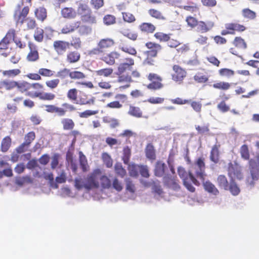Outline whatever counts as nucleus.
I'll list each match as a JSON object with an SVG mask.
<instances>
[{
    "label": "nucleus",
    "mask_w": 259,
    "mask_h": 259,
    "mask_svg": "<svg viewBox=\"0 0 259 259\" xmlns=\"http://www.w3.org/2000/svg\"><path fill=\"white\" fill-rule=\"evenodd\" d=\"M11 143V139L9 137L5 138L1 144V149L3 152H6L9 149Z\"/></svg>",
    "instance_id": "nucleus-31"
},
{
    "label": "nucleus",
    "mask_w": 259,
    "mask_h": 259,
    "mask_svg": "<svg viewBox=\"0 0 259 259\" xmlns=\"http://www.w3.org/2000/svg\"><path fill=\"white\" fill-rule=\"evenodd\" d=\"M249 169L251 177L247 178V183L253 185L254 181H257L259 178V155L249 161Z\"/></svg>",
    "instance_id": "nucleus-3"
},
{
    "label": "nucleus",
    "mask_w": 259,
    "mask_h": 259,
    "mask_svg": "<svg viewBox=\"0 0 259 259\" xmlns=\"http://www.w3.org/2000/svg\"><path fill=\"white\" fill-rule=\"evenodd\" d=\"M77 12L79 14L81 15L82 21L91 23L96 22V18L91 15V11L87 5L79 3Z\"/></svg>",
    "instance_id": "nucleus-5"
},
{
    "label": "nucleus",
    "mask_w": 259,
    "mask_h": 259,
    "mask_svg": "<svg viewBox=\"0 0 259 259\" xmlns=\"http://www.w3.org/2000/svg\"><path fill=\"white\" fill-rule=\"evenodd\" d=\"M114 170L115 173L123 178L126 175V170L123 168L122 165L120 163H117L114 166Z\"/></svg>",
    "instance_id": "nucleus-34"
},
{
    "label": "nucleus",
    "mask_w": 259,
    "mask_h": 259,
    "mask_svg": "<svg viewBox=\"0 0 259 259\" xmlns=\"http://www.w3.org/2000/svg\"><path fill=\"white\" fill-rule=\"evenodd\" d=\"M140 28L141 31L148 33H152L155 29V27L149 23H143L140 26Z\"/></svg>",
    "instance_id": "nucleus-27"
},
{
    "label": "nucleus",
    "mask_w": 259,
    "mask_h": 259,
    "mask_svg": "<svg viewBox=\"0 0 259 259\" xmlns=\"http://www.w3.org/2000/svg\"><path fill=\"white\" fill-rule=\"evenodd\" d=\"M195 169V176L203 183L205 190L215 195L218 194L219 192L213 184L209 181L204 182L206 175L205 172V163L202 158H199L197 160Z\"/></svg>",
    "instance_id": "nucleus-1"
},
{
    "label": "nucleus",
    "mask_w": 259,
    "mask_h": 259,
    "mask_svg": "<svg viewBox=\"0 0 259 259\" xmlns=\"http://www.w3.org/2000/svg\"><path fill=\"white\" fill-rule=\"evenodd\" d=\"M17 85V82L9 80H4L0 81V89L5 88L7 90H10Z\"/></svg>",
    "instance_id": "nucleus-16"
},
{
    "label": "nucleus",
    "mask_w": 259,
    "mask_h": 259,
    "mask_svg": "<svg viewBox=\"0 0 259 259\" xmlns=\"http://www.w3.org/2000/svg\"><path fill=\"white\" fill-rule=\"evenodd\" d=\"M194 78L195 80L199 83L205 82L208 80V78L206 76L202 75L200 74L195 75Z\"/></svg>",
    "instance_id": "nucleus-64"
},
{
    "label": "nucleus",
    "mask_w": 259,
    "mask_h": 259,
    "mask_svg": "<svg viewBox=\"0 0 259 259\" xmlns=\"http://www.w3.org/2000/svg\"><path fill=\"white\" fill-rule=\"evenodd\" d=\"M146 155L148 158L150 159H154L155 158V151L154 147L149 144L146 148Z\"/></svg>",
    "instance_id": "nucleus-33"
},
{
    "label": "nucleus",
    "mask_w": 259,
    "mask_h": 259,
    "mask_svg": "<svg viewBox=\"0 0 259 259\" xmlns=\"http://www.w3.org/2000/svg\"><path fill=\"white\" fill-rule=\"evenodd\" d=\"M13 36L14 34L13 33L8 32L2 41H3V42L8 46L10 42L13 39Z\"/></svg>",
    "instance_id": "nucleus-60"
},
{
    "label": "nucleus",
    "mask_w": 259,
    "mask_h": 259,
    "mask_svg": "<svg viewBox=\"0 0 259 259\" xmlns=\"http://www.w3.org/2000/svg\"><path fill=\"white\" fill-rule=\"evenodd\" d=\"M228 190H229L232 194L234 196L238 195L240 192L239 188L234 182V180H231Z\"/></svg>",
    "instance_id": "nucleus-28"
},
{
    "label": "nucleus",
    "mask_w": 259,
    "mask_h": 259,
    "mask_svg": "<svg viewBox=\"0 0 259 259\" xmlns=\"http://www.w3.org/2000/svg\"><path fill=\"white\" fill-rule=\"evenodd\" d=\"M35 138V133L33 132H30L25 136V142L24 143L29 147L30 144L34 140Z\"/></svg>",
    "instance_id": "nucleus-39"
},
{
    "label": "nucleus",
    "mask_w": 259,
    "mask_h": 259,
    "mask_svg": "<svg viewBox=\"0 0 259 259\" xmlns=\"http://www.w3.org/2000/svg\"><path fill=\"white\" fill-rule=\"evenodd\" d=\"M131 67L124 63H120L118 67V73L117 74L120 75L125 72L127 70H131Z\"/></svg>",
    "instance_id": "nucleus-52"
},
{
    "label": "nucleus",
    "mask_w": 259,
    "mask_h": 259,
    "mask_svg": "<svg viewBox=\"0 0 259 259\" xmlns=\"http://www.w3.org/2000/svg\"><path fill=\"white\" fill-rule=\"evenodd\" d=\"M186 21L188 25L192 28L197 26L198 24L197 20L195 18L191 16L187 18Z\"/></svg>",
    "instance_id": "nucleus-62"
},
{
    "label": "nucleus",
    "mask_w": 259,
    "mask_h": 259,
    "mask_svg": "<svg viewBox=\"0 0 259 259\" xmlns=\"http://www.w3.org/2000/svg\"><path fill=\"white\" fill-rule=\"evenodd\" d=\"M80 54L76 51L70 52L67 56V61L70 63L77 62L80 59Z\"/></svg>",
    "instance_id": "nucleus-19"
},
{
    "label": "nucleus",
    "mask_w": 259,
    "mask_h": 259,
    "mask_svg": "<svg viewBox=\"0 0 259 259\" xmlns=\"http://www.w3.org/2000/svg\"><path fill=\"white\" fill-rule=\"evenodd\" d=\"M195 164L192 166V167L189 170V172L187 173L185 169L182 167H179L178 168V172L180 177L182 179L183 184L187 189L190 192H193L195 191V188L187 180L188 178L191 180L194 184L195 185H200L199 182L196 179L194 176L193 174H195Z\"/></svg>",
    "instance_id": "nucleus-2"
},
{
    "label": "nucleus",
    "mask_w": 259,
    "mask_h": 259,
    "mask_svg": "<svg viewBox=\"0 0 259 259\" xmlns=\"http://www.w3.org/2000/svg\"><path fill=\"white\" fill-rule=\"evenodd\" d=\"M125 181L126 183V190L132 193L134 192L135 190V186L133 184L131 179L130 178H126L125 179Z\"/></svg>",
    "instance_id": "nucleus-57"
},
{
    "label": "nucleus",
    "mask_w": 259,
    "mask_h": 259,
    "mask_svg": "<svg viewBox=\"0 0 259 259\" xmlns=\"http://www.w3.org/2000/svg\"><path fill=\"white\" fill-rule=\"evenodd\" d=\"M78 32L81 35H86L91 33V28L85 25H81L78 28Z\"/></svg>",
    "instance_id": "nucleus-53"
},
{
    "label": "nucleus",
    "mask_w": 259,
    "mask_h": 259,
    "mask_svg": "<svg viewBox=\"0 0 259 259\" xmlns=\"http://www.w3.org/2000/svg\"><path fill=\"white\" fill-rule=\"evenodd\" d=\"M131 156V149L128 147H125L123 149V156L122 157V160L123 161L124 163L126 164H128Z\"/></svg>",
    "instance_id": "nucleus-35"
},
{
    "label": "nucleus",
    "mask_w": 259,
    "mask_h": 259,
    "mask_svg": "<svg viewBox=\"0 0 259 259\" xmlns=\"http://www.w3.org/2000/svg\"><path fill=\"white\" fill-rule=\"evenodd\" d=\"M27 59L29 61H35L38 59V54L37 51L31 50L27 55Z\"/></svg>",
    "instance_id": "nucleus-50"
},
{
    "label": "nucleus",
    "mask_w": 259,
    "mask_h": 259,
    "mask_svg": "<svg viewBox=\"0 0 259 259\" xmlns=\"http://www.w3.org/2000/svg\"><path fill=\"white\" fill-rule=\"evenodd\" d=\"M61 15L64 18L70 19L76 16V12L72 8L66 7L62 9Z\"/></svg>",
    "instance_id": "nucleus-13"
},
{
    "label": "nucleus",
    "mask_w": 259,
    "mask_h": 259,
    "mask_svg": "<svg viewBox=\"0 0 259 259\" xmlns=\"http://www.w3.org/2000/svg\"><path fill=\"white\" fill-rule=\"evenodd\" d=\"M173 70L175 73L172 75V79L176 81H181L186 76V72L178 65L173 66Z\"/></svg>",
    "instance_id": "nucleus-10"
},
{
    "label": "nucleus",
    "mask_w": 259,
    "mask_h": 259,
    "mask_svg": "<svg viewBox=\"0 0 259 259\" xmlns=\"http://www.w3.org/2000/svg\"><path fill=\"white\" fill-rule=\"evenodd\" d=\"M45 178L46 180H48L50 181L51 186L52 188L55 189H57L58 188V184H56L55 182L54 181V176L53 174L50 173L46 175Z\"/></svg>",
    "instance_id": "nucleus-54"
},
{
    "label": "nucleus",
    "mask_w": 259,
    "mask_h": 259,
    "mask_svg": "<svg viewBox=\"0 0 259 259\" xmlns=\"http://www.w3.org/2000/svg\"><path fill=\"white\" fill-rule=\"evenodd\" d=\"M20 73V70L19 69H12L4 71L3 72V74L4 76H8L9 77H14L18 75Z\"/></svg>",
    "instance_id": "nucleus-43"
},
{
    "label": "nucleus",
    "mask_w": 259,
    "mask_h": 259,
    "mask_svg": "<svg viewBox=\"0 0 259 259\" xmlns=\"http://www.w3.org/2000/svg\"><path fill=\"white\" fill-rule=\"evenodd\" d=\"M79 25L80 22L78 21L66 24L62 28L61 33L67 34L72 32L79 27Z\"/></svg>",
    "instance_id": "nucleus-12"
},
{
    "label": "nucleus",
    "mask_w": 259,
    "mask_h": 259,
    "mask_svg": "<svg viewBox=\"0 0 259 259\" xmlns=\"http://www.w3.org/2000/svg\"><path fill=\"white\" fill-rule=\"evenodd\" d=\"M228 175L231 180L237 179L241 180L243 178L241 167L237 163H230L228 167Z\"/></svg>",
    "instance_id": "nucleus-7"
},
{
    "label": "nucleus",
    "mask_w": 259,
    "mask_h": 259,
    "mask_svg": "<svg viewBox=\"0 0 259 259\" xmlns=\"http://www.w3.org/2000/svg\"><path fill=\"white\" fill-rule=\"evenodd\" d=\"M240 153L241 157L245 160L248 159L249 154L248 152V149L246 145H243L240 148Z\"/></svg>",
    "instance_id": "nucleus-48"
},
{
    "label": "nucleus",
    "mask_w": 259,
    "mask_h": 259,
    "mask_svg": "<svg viewBox=\"0 0 259 259\" xmlns=\"http://www.w3.org/2000/svg\"><path fill=\"white\" fill-rule=\"evenodd\" d=\"M146 46L149 49L147 52V56L149 57H156L157 52L161 49L159 45L151 42L146 43Z\"/></svg>",
    "instance_id": "nucleus-9"
},
{
    "label": "nucleus",
    "mask_w": 259,
    "mask_h": 259,
    "mask_svg": "<svg viewBox=\"0 0 259 259\" xmlns=\"http://www.w3.org/2000/svg\"><path fill=\"white\" fill-rule=\"evenodd\" d=\"M16 184L19 186H22L24 184L27 183H31L32 181L31 178L29 176H26L23 177H18L16 178Z\"/></svg>",
    "instance_id": "nucleus-30"
},
{
    "label": "nucleus",
    "mask_w": 259,
    "mask_h": 259,
    "mask_svg": "<svg viewBox=\"0 0 259 259\" xmlns=\"http://www.w3.org/2000/svg\"><path fill=\"white\" fill-rule=\"evenodd\" d=\"M147 88L150 90H157L161 89L163 85L160 82L153 81L151 83L149 84Z\"/></svg>",
    "instance_id": "nucleus-58"
},
{
    "label": "nucleus",
    "mask_w": 259,
    "mask_h": 259,
    "mask_svg": "<svg viewBox=\"0 0 259 259\" xmlns=\"http://www.w3.org/2000/svg\"><path fill=\"white\" fill-rule=\"evenodd\" d=\"M118 192L121 191L123 189V186L116 177H114L111 181V188Z\"/></svg>",
    "instance_id": "nucleus-29"
},
{
    "label": "nucleus",
    "mask_w": 259,
    "mask_h": 259,
    "mask_svg": "<svg viewBox=\"0 0 259 259\" xmlns=\"http://www.w3.org/2000/svg\"><path fill=\"white\" fill-rule=\"evenodd\" d=\"M154 36L157 39L161 41H168L169 39V36L167 34L162 32H157L155 34Z\"/></svg>",
    "instance_id": "nucleus-59"
},
{
    "label": "nucleus",
    "mask_w": 259,
    "mask_h": 259,
    "mask_svg": "<svg viewBox=\"0 0 259 259\" xmlns=\"http://www.w3.org/2000/svg\"><path fill=\"white\" fill-rule=\"evenodd\" d=\"M70 77L72 79H82L85 77V75L80 71H72L70 72Z\"/></svg>",
    "instance_id": "nucleus-55"
},
{
    "label": "nucleus",
    "mask_w": 259,
    "mask_h": 259,
    "mask_svg": "<svg viewBox=\"0 0 259 259\" xmlns=\"http://www.w3.org/2000/svg\"><path fill=\"white\" fill-rule=\"evenodd\" d=\"M148 13L149 15L155 18L158 19H165L164 17L162 15V13L155 9H150L149 10Z\"/></svg>",
    "instance_id": "nucleus-38"
},
{
    "label": "nucleus",
    "mask_w": 259,
    "mask_h": 259,
    "mask_svg": "<svg viewBox=\"0 0 259 259\" xmlns=\"http://www.w3.org/2000/svg\"><path fill=\"white\" fill-rule=\"evenodd\" d=\"M75 187L79 190L83 188L85 189V179L83 180L81 178L76 179L75 180Z\"/></svg>",
    "instance_id": "nucleus-51"
},
{
    "label": "nucleus",
    "mask_w": 259,
    "mask_h": 259,
    "mask_svg": "<svg viewBox=\"0 0 259 259\" xmlns=\"http://www.w3.org/2000/svg\"><path fill=\"white\" fill-rule=\"evenodd\" d=\"M79 154V162H80V167H81V168L83 171H87L88 167L87 160L86 159V157L81 152H80Z\"/></svg>",
    "instance_id": "nucleus-32"
},
{
    "label": "nucleus",
    "mask_w": 259,
    "mask_h": 259,
    "mask_svg": "<svg viewBox=\"0 0 259 259\" xmlns=\"http://www.w3.org/2000/svg\"><path fill=\"white\" fill-rule=\"evenodd\" d=\"M103 161L107 167H111L112 166L113 161L108 154L104 153L102 154Z\"/></svg>",
    "instance_id": "nucleus-41"
},
{
    "label": "nucleus",
    "mask_w": 259,
    "mask_h": 259,
    "mask_svg": "<svg viewBox=\"0 0 259 259\" xmlns=\"http://www.w3.org/2000/svg\"><path fill=\"white\" fill-rule=\"evenodd\" d=\"M70 72L69 69L64 68L58 72L56 76L62 79H64L68 76H70Z\"/></svg>",
    "instance_id": "nucleus-47"
},
{
    "label": "nucleus",
    "mask_w": 259,
    "mask_h": 259,
    "mask_svg": "<svg viewBox=\"0 0 259 259\" xmlns=\"http://www.w3.org/2000/svg\"><path fill=\"white\" fill-rule=\"evenodd\" d=\"M29 96L31 97H39V99L41 100H53L55 96L54 94L52 93H35V95L31 96L29 94Z\"/></svg>",
    "instance_id": "nucleus-18"
},
{
    "label": "nucleus",
    "mask_w": 259,
    "mask_h": 259,
    "mask_svg": "<svg viewBox=\"0 0 259 259\" xmlns=\"http://www.w3.org/2000/svg\"><path fill=\"white\" fill-rule=\"evenodd\" d=\"M230 87V85L228 82H219L213 84V87L215 89H221L223 90H228Z\"/></svg>",
    "instance_id": "nucleus-46"
},
{
    "label": "nucleus",
    "mask_w": 259,
    "mask_h": 259,
    "mask_svg": "<svg viewBox=\"0 0 259 259\" xmlns=\"http://www.w3.org/2000/svg\"><path fill=\"white\" fill-rule=\"evenodd\" d=\"M35 15L36 18L43 21L47 17L46 10L42 7H40L35 11Z\"/></svg>",
    "instance_id": "nucleus-24"
},
{
    "label": "nucleus",
    "mask_w": 259,
    "mask_h": 259,
    "mask_svg": "<svg viewBox=\"0 0 259 259\" xmlns=\"http://www.w3.org/2000/svg\"><path fill=\"white\" fill-rule=\"evenodd\" d=\"M38 73L40 75L45 76H51L53 75V72L52 70L46 68L40 69Z\"/></svg>",
    "instance_id": "nucleus-63"
},
{
    "label": "nucleus",
    "mask_w": 259,
    "mask_h": 259,
    "mask_svg": "<svg viewBox=\"0 0 259 259\" xmlns=\"http://www.w3.org/2000/svg\"><path fill=\"white\" fill-rule=\"evenodd\" d=\"M163 181L164 185L170 188L175 190H177L180 188V186L177 182L175 179L169 176L164 177Z\"/></svg>",
    "instance_id": "nucleus-11"
},
{
    "label": "nucleus",
    "mask_w": 259,
    "mask_h": 259,
    "mask_svg": "<svg viewBox=\"0 0 259 259\" xmlns=\"http://www.w3.org/2000/svg\"><path fill=\"white\" fill-rule=\"evenodd\" d=\"M123 20L127 22H132L135 20V17L131 13H122Z\"/></svg>",
    "instance_id": "nucleus-61"
},
{
    "label": "nucleus",
    "mask_w": 259,
    "mask_h": 259,
    "mask_svg": "<svg viewBox=\"0 0 259 259\" xmlns=\"http://www.w3.org/2000/svg\"><path fill=\"white\" fill-rule=\"evenodd\" d=\"M114 42L113 39L110 38H106L101 39L98 43V47L103 49L111 47L114 45Z\"/></svg>",
    "instance_id": "nucleus-21"
},
{
    "label": "nucleus",
    "mask_w": 259,
    "mask_h": 259,
    "mask_svg": "<svg viewBox=\"0 0 259 259\" xmlns=\"http://www.w3.org/2000/svg\"><path fill=\"white\" fill-rule=\"evenodd\" d=\"M217 183L220 188L227 190L229 188L228 182L226 177L224 175H220L217 179Z\"/></svg>",
    "instance_id": "nucleus-20"
},
{
    "label": "nucleus",
    "mask_w": 259,
    "mask_h": 259,
    "mask_svg": "<svg viewBox=\"0 0 259 259\" xmlns=\"http://www.w3.org/2000/svg\"><path fill=\"white\" fill-rule=\"evenodd\" d=\"M128 164L127 168L130 175L133 177H137L138 176V170H139L140 165H137L133 163Z\"/></svg>",
    "instance_id": "nucleus-23"
},
{
    "label": "nucleus",
    "mask_w": 259,
    "mask_h": 259,
    "mask_svg": "<svg viewBox=\"0 0 259 259\" xmlns=\"http://www.w3.org/2000/svg\"><path fill=\"white\" fill-rule=\"evenodd\" d=\"M100 174V169H96L87 176L85 179L86 190H90L99 188L100 183L99 182V179Z\"/></svg>",
    "instance_id": "nucleus-4"
},
{
    "label": "nucleus",
    "mask_w": 259,
    "mask_h": 259,
    "mask_svg": "<svg viewBox=\"0 0 259 259\" xmlns=\"http://www.w3.org/2000/svg\"><path fill=\"white\" fill-rule=\"evenodd\" d=\"M119 56V54L113 52L104 56L102 60L109 65H113L115 63V59L118 58Z\"/></svg>",
    "instance_id": "nucleus-15"
},
{
    "label": "nucleus",
    "mask_w": 259,
    "mask_h": 259,
    "mask_svg": "<svg viewBox=\"0 0 259 259\" xmlns=\"http://www.w3.org/2000/svg\"><path fill=\"white\" fill-rule=\"evenodd\" d=\"M128 113L134 117L140 118L142 116V112L140 108L130 106Z\"/></svg>",
    "instance_id": "nucleus-25"
},
{
    "label": "nucleus",
    "mask_w": 259,
    "mask_h": 259,
    "mask_svg": "<svg viewBox=\"0 0 259 259\" xmlns=\"http://www.w3.org/2000/svg\"><path fill=\"white\" fill-rule=\"evenodd\" d=\"M98 113V110H86L84 112L79 113V116L81 118H87L90 116L95 115Z\"/></svg>",
    "instance_id": "nucleus-56"
},
{
    "label": "nucleus",
    "mask_w": 259,
    "mask_h": 259,
    "mask_svg": "<svg viewBox=\"0 0 259 259\" xmlns=\"http://www.w3.org/2000/svg\"><path fill=\"white\" fill-rule=\"evenodd\" d=\"M100 184L103 189H109L111 188V181L105 175H100Z\"/></svg>",
    "instance_id": "nucleus-17"
},
{
    "label": "nucleus",
    "mask_w": 259,
    "mask_h": 259,
    "mask_svg": "<svg viewBox=\"0 0 259 259\" xmlns=\"http://www.w3.org/2000/svg\"><path fill=\"white\" fill-rule=\"evenodd\" d=\"M66 175L64 170H62L58 176H57L55 180V183H63L66 182Z\"/></svg>",
    "instance_id": "nucleus-49"
},
{
    "label": "nucleus",
    "mask_w": 259,
    "mask_h": 259,
    "mask_svg": "<svg viewBox=\"0 0 259 259\" xmlns=\"http://www.w3.org/2000/svg\"><path fill=\"white\" fill-rule=\"evenodd\" d=\"M21 6L18 5L14 14V18L17 24L22 25L29 12V8L28 7H24L22 10Z\"/></svg>",
    "instance_id": "nucleus-6"
},
{
    "label": "nucleus",
    "mask_w": 259,
    "mask_h": 259,
    "mask_svg": "<svg viewBox=\"0 0 259 259\" xmlns=\"http://www.w3.org/2000/svg\"><path fill=\"white\" fill-rule=\"evenodd\" d=\"M234 44L235 46H236L238 48H243V49L246 48V43L245 42L244 39H243L241 37H236L235 38V40L234 41Z\"/></svg>",
    "instance_id": "nucleus-45"
},
{
    "label": "nucleus",
    "mask_w": 259,
    "mask_h": 259,
    "mask_svg": "<svg viewBox=\"0 0 259 259\" xmlns=\"http://www.w3.org/2000/svg\"><path fill=\"white\" fill-rule=\"evenodd\" d=\"M53 46L55 50L59 54H62L69 47V43L62 40L54 41Z\"/></svg>",
    "instance_id": "nucleus-8"
},
{
    "label": "nucleus",
    "mask_w": 259,
    "mask_h": 259,
    "mask_svg": "<svg viewBox=\"0 0 259 259\" xmlns=\"http://www.w3.org/2000/svg\"><path fill=\"white\" fill-rule=\"evenodd\" d=\"M166 165L161 161H157L156 163L154 168V174L157 177H162L165 171Z\"/></svg>",
    "instance_id": "nucleus-14"
},
{
    "label": "nucleus",
    "mask_w": 259,
    "mask_h": 259,
    "mask_svg": "<svg viewBox=\"0 0 259 259\" xmlns=\"http://www.w3.org/2000/svg\"><path fill=\"white\" fill-rule=\"evenodd\" d=\"M242 15L244 17L249 19H254L256 17L255 13L249 9H243Z\"/></svg>",
    "instance_id": "nucleus-37"
},
{
    "label": "nucleus",
    "mask_w": 259,
    "mask_h": 259,
    "mask_svg": "<svg viewBox=\"0 0 259 259\" xmlns=\"http://www.w3.org/2000/svg\"><path fill=\"white\" fill-rule=\"evenodd\" d=\"M30 86V83L25 81L21 83H19L17 82V85H16V87H17L19 91L22 93L29 90Z\"/></svg>",
    "instance_id": "nucleus-44"
},
{
    "label": "nucleus",
    "mask_w": 259,
    "mask_h": 259,
    "mask_svg": "<svg viewBox=\"0 0 259 259\" xmlns=\"http://www.w3.org/2000/svg\"><path fill=\"white\" fill-rule=\"evenodd\" d=\"M139 171L141 176L145 178H149L150 176L149 168L147 165H140Z\"/></svg>",
    "instance_id": "nucleus-42"
},
{
    "label": "nucleus",
    "mask_w": 259,
    "mask_h": 259,
    "mask_svg": "<svg viewBox=\"0 0 259 259\" xmlns=\"http://www.w3.org/2000/svg\"><path fill=\"white\" fill-rule=\"evenodd\" d=\"M34 37L38 42H41L44 38V30L41 28H37L34 33Z\"/></svg>",
    "instance_id": "nucleus-36"
},
{
    "label": "nucleus",
    "mask_w": 259,
    "mask_h": 259,
    "mask_svg": "<svg viewBox=\"0 0 259 259\" xmlns=\"http://www.w3.org/2000/svg\"><path fill=\"white\" fill-rule=\"evenodd\" d=\"M61 123L63 124V129L65 130H70L73 129L74 126V123L73 120L69 118H64L61 120Z\"/></svg>",
    "instance_id": "nucleus-26"
},
{
    "label": "nucleus",
    "mask_w": 259,
    "mask_h": 259,
    "mask_svg": "<svg viewBox=\"0 0 259 259\" xmlns=\"http://www.w3.org/2000/svg\"><path fill=\"white\" fill-rule=\"evenodd\" d=\"M113 72V69L110 68L102 69L96 71L98 75L108 77Z\"/></svg>",
    "instance_id": "nucleus-40"
},
{
    "label": "nucleus",
    "mask_w": 259,
    "mask_h": 259,
    "mask_svg": "<svg viewBox=\"0 0 259 259\" xmlns=\"http://www.w3.org/2000/svg\"><path fill=\"white\" fill-rule=\"evenodd\" d=\"M210 159L211 161L213 162L214 163H217L219 161V152L217 145H214L212 148L210 152Z\"/></svg>",
    "instance_id": "nucleus-22"
}]
</instances>
